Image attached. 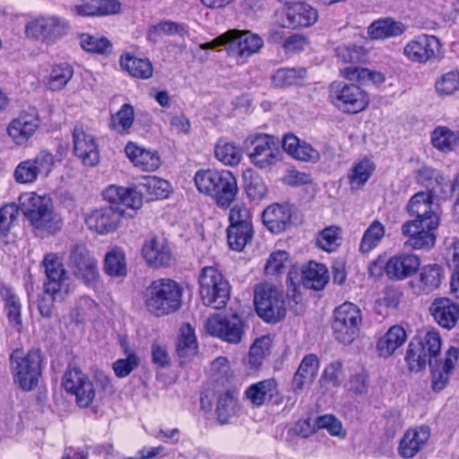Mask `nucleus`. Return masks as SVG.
Masks as SVG:
<instances>
[{"label":"nucleus","instance_id":"60","mask_svg":"<svg viewBox=\"0 0 459 459\" xmlns=\"http://www.w3.org/2000/svg\"><path fill=\"white\" fill-rule=\"evenodd\" d=\"M134 119V113L133 107L129 104H124L121 108L112 116V128L118 133H123L132 126Z\"/></svg>","mask_w":459,"mask_h":459},{"label":"nucleus","instance_id":"18","mask_svg":"<svg viewBox=\"0 0 459 459\" xmlns=\"http://www.w3.org/2000/svg\"><path fill=\"white\" fill-rule=\"evenodd\" d=\"M205 326L209 333L230 343H238L244 333L242 321L236 315L212 316L207 319Z\"/></svg>","mask_w":459,"mask_h":459},{"label":"nucleus","instance_id":"51","mask_svg":"<svg viewBox=\"0 0 459 459\" xmlns=\"http://www.w3.org/2000/svg\"><path fill=\"white\" fill-rule=\"evenodd\" d=\"M374 169L375 166L369 160H363L355 164L348 175L351 189L362 186L369 179Z\"/></svg>","mask_w":459,"mask_h":459},{"label":"nucleus","instance_id":"17","mask_svg":"<svg viewBox=\"0 0 459 459\" xmlns=\"http://www.w3.org/2000/svg\"><path fill=\"white\" fill-rule=\"evenodd\" d=\"M141 254L145 263L153 268L169 266L173 260L170 246L162 236L147 237L142 245Z\"/></svg>","mask_w":459,"mask_h":459},{"label":"nucleus","instance_id":"46","mask_svg":"<svg viewBox=\"0 0 459 459\" xmlns=\"http://www.w3.org/2000/svg\"><path fill=\"white\" fill-rule=\"evenodd\" d=\"M253 237L252 226L230 225L227 230L229 247L235 251H242Z\"/></svg>","mask_w":459,"mask_h":459},{"label":"nucleus","instance_id":"56","mask_svg":"<svg viewBox=\"0 0 459 459\" xmlns=\"http://www.w3.org/2000/svg\"><path fill=\"white\" fill-rule=\"evenodd\" d=\"M271 339L269 336H262L254 342L248 355V364L252 368L256 369L262 365L269 351Z\"/></svg>","mask_w":459,"mask_h":459},{"label":"nucleus","instance_id":"20","mask_svg":"<svg viewBox=\"0 0 459 459\" xmlns=\"http://www.w3.org/2000/svg\"><path fill=\"white\" fill-rule=\"evenodd\" d=\"M121 212L112 207L96 209L85 217L89 230L100 235L115 231L119 224Z\"/></svg>","mask_w":459,"mask_h":459},{"label":"nucleus","instance_id":"5","mask_svg":"<svg viewBox=\"0 0 459 459\" xmlns=\"http://www.w3.org/2000/svg\"><path fill=\"white\" fill-rule=\"evenodd\" d=\"M264 45L262 38L250 30H230L213 40L200 45L202 49H213L225 46L229 55L247 57L256 53Z\"/></svg>","mask_w":459,"mask_h":459},{"label":"nucleus","instance_id":"63","mask_svg":"<svg viewBox=\"0 0 459 459\" xmlns=\"http://www.w3.org/2000/svg\"><path fill=\"white\" fill-rule=\"evenodd\" d=\"M39 175L36 171L34 166L27 160L18 163L13 170L14 180L22 185H30L35 183Z\"/></svg>","mask_w":459,"mask_h":459},{"label":"nucleus","instance_id":"49","mask_svg":"<svg viewBox=\"0 0 459 459\" xmlns=\"http://www.w3.org/2000/svg\"><path fill=\"white\" fill-rule=\"evenodd\" d=\"M411 342L426 354L430 363L440 353L442 341L437 331H429L421 338Z\"/></svg>","mask_w":459,"mask_h":459},{"label":"nucleus","instance_id":"58","mask_svg":"<svg viewBox=\"0 0 459 459\" xmlns=\"http://www.w3.org/2000/svg\"><path fill=\"white\" fill-rule=\"evenodd\" d=\"M340 229L330 226L319 232L316 238V245L326 252L334 251L340 245Z\"/></svg>","mask_w":459,"mask_h":459},{"label":"nucleus","instance_id":"61","mask_svg":"<svg viewBox=\"0 0 459 459\" xmlns=\"http://www.w3.org/2000/svg\"><path fill=\"white\" fill-rule=\"evenodd\" d=\"M18 216L19 207L13 203L6 204L0 208V235H7L17 223Z\"/></svg>","mask_w":459,"mask_h":459},{"label":"nucleus","instance_id":"10","mask_svg":"<svg viewBox=\"0 0 459 459\" xmlns=\"http://www.w3.org/2000/svg\"><path fill=\"white\" fill-rule=\"evenodd\" d=\"M361 325L362 313L357 305L344 302L335 308L333 329L338 342H352L359 336Z\"/></svg>","mask_w":459,"mask_h":459},{"label":"nucleus","instance_id":"57","mask_svg":"<svg viewBox=\"0 0 459 459\" xmlns=\"http://www.w3.org/2000/svg\"><path fill=\"white\" fill-rule=\"evenodd\" d=\"M245 191L247 196L253 200H260L267 194V187L263 178L253 172L244 175Z\"/></svg>","mask_w":459,"mask_h":459},{"label":"nucleus","instance_id":"62","mask_svg":"<svg viewBox=\"0 0 459 459\" xmlns=\"http://www.w3.org/2000/svg\"><path fill=\"white\" fill-rule=\"evenodd\" d=\"M405 360L410 370L419 372L424 369L427 364L431 365L426 354L411 341L408 345Z\"/></svg>","mask_w":459,"mask_h":459},{"label":"nucleus","instance_id":"59","mask_svg":"<svg viewBox=\"0 0 459 459\" xmlns=\"http://www.w3.org/2000/svg\"><path fill=\"white\" fill-rule=\"evenodd\" d=\"M336 56L343 63L359 64L366 58L364 48L356 45H341L335 49Z\"/></svg>","mask_w":459,"mask_h":459},{"label":"nucleus","instance_id":"52","mask_svg":"<svg viewBox=\"0 0 459 459\" xmlns=\"http://www.w3.org/2000/svg\"><path fill=\"white\" fill-rule=\"evenodd\" d=\"M385 226L378 221H374L364 232L360 242V251L369 253L377 247L385 236Z\"/></svg>","mask_w":459,"mask_h":459},{"label":"nucleus","instance_id":"11","mask_svg":"<svg viewBox=\"0 0 459 459\" xmlns=\"http://www.w3.org/2000/svg\"><path fill=\"white\" fill-rule=\"evenodd\" d=\"M67 264L74 276L88 286H93L100 277L98 261L83 244L71 247Z\"/></svg>","mask_w":459,"mask_h":459},{"label":"nucleus","instance_id":"15","mask_svg":"<svg viewBox=\"0 0 459 459\" xmlns=\"http://www.w3.org/2000/svg\"><path fill=\"white\" fill-rule=\"evenodd\" d=\"M63 386L67 393L75 395L79 407L87 408L95 398V389L89 377L77 368L66 370L63 377Z\"/></svg>","mask_w":459,"mask_h":459},{"label":"nucleus","instance_id":"30","mask_svg":"<svg viewBox=\"0 0 459 459\" xmlns=\"http://www.w3.org/2000/svg\"><path fill=\"white\" fill-rule=\"evenodd\" d=\"M291 210L288 205L274 204L263 212V222L274 234L285 231L290 224Z\"/></svg>","mask_w":459,"mask_h":459},{"label":"nucleus","instance_id":"54","mask_svg":"<svg viewBox=\"0 0 459 459\" xmlns=\"http://www.w3.org/2000/svg\"><path fill=\"white\" fill-rule=\"evenodd\" d=\"M41 178H48L56 166L55 156L46 149L39 151L35 156L28 159Z\"/></svg>","mask_w":459,"mask_h":459},{"label":"nucleus","instance_id":"21","mask_svg":"<svg viewBox=\"0 0 459 459\" xmlns=\"http://www.w3.org/2000/svg\"><path fill=\"white\" fill-rule=\"evenodd\" d=\"M39 127V118L34 114L21 113L7 126L8 136L18 145L26 143Z\"/></svg>","mask_w":459,"mask_h":459},{"label":"nucleus","instance_id":"3","mask_svg":"<svg viewBox=\"0 0 459 459\" xmlns=\"http://www.w3.org/2000/svg\"><path fill=\"white\" fill-rule=\"evenodd\" d=\"M182 293V288L175 281L155 280L145 290L144 303L152 314L165 316L180 307Z\"/></svg>","mask_w":459,"mask_h":459},{"label":"nucleus","instance_id":"42","mask_svg":"<svg viewBox=\"0 0 459 459\" xmlns=\"http://www.w3.org/2000/svg\"><path fill=\"white\" fill-rule=\"evenodd\" d=\"M104 271L112 277H124L126 275V255L121 247H113L106 253Z\"/></svg>","mask_w":459,"mask_h":459},{"label":"nucleus","instance_id":"48","mask_svg":"<svg viewBox=\"0 0 459 459\" xmlns=\"http://www.w3.org/2000/svg\"><path fill=\"white\" fill-rule=\"evenodd\" d=\"M431 141L437 149L450 152L459 143V131L454 132L446 126H438L432 132Z\"/></svg>","mask_w":459,"mask_h":459},{"label":"nucleus","instance_id":"28","mask_svg":"<svg viewBox=\"0 0 459 459\" xmlns=\"http://www.w3.org/2000/svg\"><path fill=\"white\" fill-rule=\"evenodd\" d=\"M176 351L181 365L188 364L197 356L198 344L195 329L188 323L179 329Z\"/></svg>","mask_w":459,"mask_h":459},{"label":"nucleus","instance_id":"41","mask_svg":"<svg viewBox=\"0 0 459 459\" xmlns=\"http://www.w3.org/2000/svg\"><path fill=\"white\" fill-rule=\"evenodd\" d=\"M444 278V273L437 264L423 266L417 277L418 288L424 293H429L437 290Z\"/></svg>","mask_w":459,"mask_h":459},{"label":"nucleus","instance_id":"31","mask_svg":"<svg viewBox=\"0 0 459 459\" xmlns=\"http://www.w3.org/2000/svg\"><path fill=\"white\" fill-rule=\"evenodd\" d=\"M103 197L110 204L123 205L134 210L142 206V193L116 185L108 186L103 191Z\"/></svg>","mask_w":459,"mask_h":459},{"label":"nucleus","instance_id":"13","mask_svg":"<svg viewBox=\"0 0 459 459\" xmlns=\"http://www.w3.org/2000/svg\"><path fill=\"white\" fill-rule=\"evenodd\" d=\"M441 47L437 37L421 34L408 41L403 53L414 64L427 65L436 62L440 57Z\"/></svg>","mask_w":459,"mask_h":459},{"label":"nucleus","instance_id":"37","mask_svg":"<svg viewBox=\"0 0 459 459\" xmlns=\"http://www.w3.org/2000/svg\"><path fill=\"white\" fill-rule=\"evenodd\" d=\"M406 30L405 25L392 18L379 19L368 28V34L373 39H385L398 37Z\"/></svg>","mask_w":459,"mask_h":459},{"label":"nucleus","instance_id":"27","mask_svg":"<svg viewBox=\"0 0 459 459\" xmlns=\"http://www.w3.org/2000/svg\"><path fill=\"white\" fill-rule=\"evenodd\" d=\"M126 156L134 165L143 171H154L160 166V159L157 152L138 146L134 143L126 145Z\"/></svg>","mask_w":459,"mask_h":459},{"label":"nucleus","instance_id":"40","mask_svg":"<svg viewBox=\"0 0 459 459\" xmlns=\"http://www.w3.org/2000/svg\"><path fill=\"white\" fill-rule=\"evenodd\" d=\"M120 65L131 76L138 79H148L153 73L152 65L148 58H139L128 54L120 57Z\"/></svg>","mask_w":459,"mask_h":459},{"label":"nucleus","instance_id":"12","mask_svg":"<svg viewBox=\"0 0 459 459\" xmlns=\"http://www.w3.org/2000/svg\"><path fill=\"white\" fill-rule=\"evenodd\" d=\"M41 264L46 275L44 292L54 297L66 295L69 290V274L64 266L62 257L56 253H48Z\"/></svg>","mask_w":459,"mask_h":459},{"label":"nucleus","instance_id":"29","mask_svg":"<svg viewBox=\"0 0 459 459\" xmlns=\"http://www.w3.org/2000/svg\"><path fill=\"white\" fill-rule=\"evenodd\" d=\"M282 147L284 151L293 159L306 162H316L320 159L317 150L309 143L300 141L293 134H286L282 138Z\"/></svg>","mask_w":459,"mask_h":459},{"label":"nucleus","instance_id":"22","mask_svg":"<svg viewBox=\"0 0 459 459\" xmlns=\"http://www.w3.org/2000/svg\"><path fill=\"white\" fill-rule=\"evenodd\" d=\"M429 435V429L426 426L408 429L400 440L399 455L405 459L414 457L426 446Z\"/></svg>","mask_w":459,"mask_h":459},{"label":"nucleus","instance_id":"53","mask_svg":"<svg viewBox=\"0 0 459 459\" xmlns=\"http://www.w3.org/2000/svg\"><path fill=\"white\" fill-rule=\"evenodd\" d=\"M80 45L87 52L108 55L112 51V44L104 37H95L88 33L80 36Z\"/></svg>","mask_w":459,"mask_h":459},{"label":"nucleus","instance_id":"64","mask_svg":"<svg viewBox=\"0 0 459 459\" xmlns=\"http://www.w3.org/2000/svg\"><path fill=\"white\" fill-rule=\"evenodd\" d=\"M181 26L173 22H161L152 25L148 30V39L153 43L158 42L163 36H170L179 33Z\"/></svg>","mask_w":459,"mask_h":459},{"label":"nucleus","instance_id":"8","mask_svg":"<svg viewBox=\"0 0 459 459\" xmlns=\"http://www.w3.org/2000/svg\"><path fill=\"white\" fill-rule=\"evenodd\" d=\"M40 354L39 351H30L24 353L16 350L11 355V365L15 381L25 391L34 388L41 373Z\"/></svg>","mask_w":459,"mask_h":459},{"label":"nucleus","instance_id":"33","mask_svg":"<svg viewBox=\"0 0 459 459\" xmlns=\"http://www.w3.org/2000/svg\"><path fill=\"white\" fill-rule=\"evenodd\" d=\"M278 394V383L274 378L259 381L249 385L245 391L246 398L255 406L264 405Z\"/></svg>","mask_w":459,"mask_h":459},{"label":"nucleus","instance_id":"16","mask_svg":"<svg viewBox=\"0 0 459 459\" xmlns=\"http://www.w3.org/2000/svg\"><path fill=\"white\" fill-rule=\"evenodd\" d=\"M74 153L86 167H94L100 162V150L93 134L82 126L76 125L73 131Z\"/></svg>","mask_w":459,"mask_h":459},{"label":"nucleus","instance_id":"39","mask_svg":"<svg viewBox=\"0 0 459 459\" xmlns=\"http://www.w3.org/2000/svg\"><path fill=\"white\" fill-rule=\"evenodd\" d=\"M74 76V68L67 63L55 65L46 76V87L52 91L63 90Z\"/></svg>","mask_w":459,"mask_h":459},{"label":"nucleus","instance_id":"19","mask_svg":"<svg viewBox=\"0 0 459 459\" xmlns=\"http://www.w3.org/2000/svg\"><path fill=\"white\" fill-rule=\"evenodd\" d=\"M420 259L417 255L402 252L391 256L385 264V273L394 281H403L420 269Z\"/></svg>","mask_w":459,"mask_h":459},{"label":"nucleus","instance_id":"32","mask_svg":"<svg viewBox=\"0 0 459 459\" xmlns=\"http://www.w3.org/2000/svg\"><path fill=\"white\" fill-rule=\"evenodd\" d=\"M319 369V359L315 354L306 355L292 379V389L298 393L310 385L316 379Z\"/></svg>","mask_w":459,"mask_h":459},{"label":"nucleus","instance_id":"45","mask_svg":"<svg viewBox=\"0 0 459 459\" xmlns=\"http://www.w3.org/2000/svg\"><path fill=\"white\" fill-rule=\"evenodd\" d=\"M223 177L224 170L201 169L195 173L194 180L198 192L208 195L214 190L216 184L223 183L221 181Z\"/></svg>","mask_w":459,"mask_h":459},{"label":"nucleus","instance_id":"24","mask_svg":"<svg viewBox=\"0 0 459 459\" xmlns=\"http://www.w3.org/2000/svg\"><path fill=\"white\" fill-rule=\"evenodd\" d=\"M120 8L121 4L117 0H80L71 10L78 16L88 17L116 14Z\"/></svg>","mask_w":459,"mask_h":459},{"label":"nucleus","instance_id":"43","mask_svg":"<svg viewBox=\"0 0 459 459\" xmlns=\"http://www.w3.org/2000/svg\"><path fill=\"white\" fill-rule=\"evenodd\" d=\"M215 158L226 166H236L242 159V150L235 143L220 139L214 147Z\"/></svg>","mask_w":459,"mask_h":459},{"label":"nucleus","instance_id":"36","mask_svg":"<svg viewBox=\"0 0 459 459\" xmlns=\"http://www.w3.org/2000/svg\"><path fill=\"white\" fill-rule=\"evenodd\" d=\"M406 339L407 335L403 327L400 325L390 327L377 342V350L379 356L384 358L392 356L406 342Z\"/></svg>","mask_w":459,"mask_h":459},{"label":"nucleus","instance_id":"38","mask_svg":"<svg viewBox=\"0 0 459 459\" xmlns=\"http://www.w3.org/2000/svg\"><path fill=\"white\" fill-rule=\"evenodd\" d=\"M328 279L327 268L323 264L309 262L302 270L303 284L307 289L322 290Z\"/></svg>","mask_w":459,"mask_h":459},{"label":"nucleus","instance_id":"50","mask_svg":"<svg viewBox=\"0 0 459 459\" xmlns=\"http://www.w3.org/2000/svg\"><path fill=\"white\" fill-rule=\"evenodd\" d=\"M459 91V71L446 72L436 79L435 91L440 98L451 96Z\"/></svg>","mask_w":459,"mask_h":459},{"label":"nucleus","instance_id":"14","mask_svg":"<svg viewBox=\"0 0 459 459\" xmlns=\"http://www.w3.org/2000/svg\"><path fill=\"white\" fill-rule=\"evenodd\" d=\"M253 150L248 156L251 162L259 169H269L281 160V153L277 147V141L272 135L256 134L249 137Z\"/></svg>","mask_w":459,"mask_h":459},{"label":"nucleus","instance_id":"25","mask_svg":"<svg viewBox=\"0 0 459 459\" xmlns=\"http://www.w3.org/2000/svg\"><path fill=\"white\" fill-rule=\"evenodd\" d=\"M459 349L450 347L443 361H439L432 371V388L436 392L443 390L449 382L451 374L457 363Z\"/></svg>","mask_w":459,"mask_h":459},{"label":"nucleus","instance_id":"55","mask_svg":"<svg viewBox=\"0 0 459 459\" xmlns=\"http://www.w3.org/2000/svg\"><path fill=\"white\" fill-rule=\"evenodd\" d=\"M307 71L304 68H281L276 71L272 80L277 87H286L299 82L305 76Z\"/></svg>","mask_w":459,"mask_h":459},{"label":"nucleus","instance_id":"4","mask_svg":"<svg viewBox=\"0 0 459 459\" xmlns=\"http://www.w3.org/2000/svg\"><path fill=\"white\" fill-rule=\"evenodd\" d=\"M19 200L22 212L33 227L51 233L60 230L62 220L52 211L50 198L29 192L22 194Z\"/></svg>","mask_w":459,"mask_h":459},{"label":"nucleus","instance_id":"26","mask_svg":"<svg viewBox=\"0 0 459 459\" xmlns=\"http://www.w3.org/2000/svg\"><path fill=\"white\" fill-rule=\"evenodd\" d=\"M318 12L312 5L298 2L289 7L287 11V23L284 27L291 29L307 28L316 22Z\"/></svg>","mask_w":459,"mask_h":459},{"label":"nucleus","instance_id":"47","mask_svg":"<svg viewBox=\"0 0 459 459\" xmlns=\"http://www.w3.org/2000/svg\"><path fill=\"white\" fill-rule=\"evenodd\" d=\"M138 186L150 199L166 198L170 189L169 183L158 177L143 178Z\"/></svg>","mask_w":459,"mask_h":459},{"label":"nucleus","instance_id":"2","mask_svg":"<svg viewBox=\"0 0 459 459\" xmlns=\"http://www.w3.org/2000/svg\"><path fill=\"white\" fill-rule=\"evenodd\" d=\"M407 211L415 219L402 226V232L408 237L404 246L412 249H429L436 243L434 230L439 225V216L433 209L431 192H418L410 200Z\"/></svg>","mask_w":459,"mask_h":459},{"label":"nucleus","instance_id":"34","mask_svg":"<svg viewBox=\"0 0 459 459\" xmlns=\"http://www.w3.org/2000/svg\"><path fill=\"white\" fill-rule=\"evenodd\" d=\"M0 295L4 301V311L9 325L17 331H20L22 324V305L20 297L13 288L6 285L0 287Z\"/></svg>","mask_w":459,"mask_h":459},{"label":"nucleus","instance_id":"9","mask_svg":"<svg viewBox=\"0 0 459 459\" xmlns=\"http://www.w3.org/2000/svg\"><path fill=\"white\" fill-rule=\"evenodd\" d=\"M70 30L69 22L57 15L37 17L26 24L28 37L47 45H51L67 35Z\"/></svg>","mask_w":459,"mask_h":459},{"label":"nucleus","instance_id":"35","mask_svg":"<svg viewBox=\"0 0 459 459\" xmlns=\"http://www.w3.org/2000/svg\"><path fill=\"white\" fill-rule=\"evenodd\" d=\"M223 183H218L214 186V190L208 195L213 198L219 207L227 208L234 201L238 193V183L234 175L224 170V177L221 178Z\"/></svg>","mask_w":459,"mask_h":459},{"label":"nucleus","instance_id":"7","mask_svg":"<svg viewBox=\"0 0 459 459\" xmlns=\"http://www.w3.org/2000/svg\"><path fill=\"white\" fill-rule=\"evenodd\" d=\"M199 290L203 303L215 309L224 307L230 299V284L214 267L206 266L199 275Z\"/></svg>","mask_w":459,"mask_h":459},{"label":"nucleus","instance_id":"44","mask_svg":"<svg viewBox=\"0 0 459 459\" xmlns=\"http://www.w3.org/2000/svg\"><path fill=\"white\" fill-rule=\"evenodd\" d=\"M238 411L237 393L228 390L220 394L217 401L216 414L221 424H227Z\"/></svg>","mask_w":459,"mask_h":459},{"label":"nucleus","instance_id":"23","mask_svg":"<svg viewBox=\"0 0 459 459\" xmlns=\"http://www.w3.org/2000/svg\"><path fill=\"white\" fill-rule=\"evenodd\" d=\"M434 320L443 328L452 329L459 319V305L448 298H437L429 307Z\"/></svg>","mask_w":459,"mask_h":459},{"label":"nucleus","instance_id":"1","mask_svg":"<svg viewBox=\"0 0 459 459\" xmlns=\"http://www.w3.org/2000/svg\"><path fill=\"white\" fill-rule=\"evenodd\" d=\"M340 74L351 82H333L329 86L328 99L338 111L347 115L359 114L369 106V94L360 85L380 84L385 81L382 73L356 65L344 67Z\"/></svg>","mask_w":459,"mask_h":459},{"label":"nucleus","instance_id":"6","mask_svg":"<svg viewBox=\"0 0 459 459\" xmlns=\"http://www.w3.org/2000/svg\"><path fill=\"white\" fill-rule=\"evenodd\" d=\"M254 303L257 315L267 323H276L286 314L285 298L281 289L270 282L255 286Z\"/></svg>","mask_w":459,"mask_h":459}]
</instances>
